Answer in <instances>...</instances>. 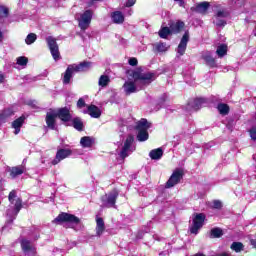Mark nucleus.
Listing matches in <instances>:
<instances>
[{
  "label": "nucleus",
  "instance_id": "14",
  "mask_svg": "<svg viewBox=\"0 0 256 256\" xmlns=\"http://www.w3.org/2000/svg\"><path fill=\"white\" fill-rule=\"evenodd\" d=\"M207 103V98L198 97L195 98L193 101L188 102V107H191V109H193L194 111H199V109H201V107H205Z\"/></svg>",
  "mask_w": 256,
  "mask_h": 256
},
{
  "label": "nucleus",
  "instance_id": "53",
  "mask_svg": "<svg viewBox=\"0 0 256 256\" xmlns=\"http://www.w3.org/2000/svg\"><path fill=\"white\" fill-rule=\"evenodd\" d=\"M176 2H178L179 7L185 8V0H178Z\"/></svg>",
  "mask_w": 256,
  "mask_h": 256
},
{
  "label": "nucleus",
  "instance_id": "58",
  "mask_svg": "<svg viewBox=\"0 0 256 256\" xmlns=\"http://www.w3.org/2000/svg\"><path fill=\"white\" fill-rule=\"evenodd\" d=\"M78 35H79V37H83V34H81V33H79Z\"/></svg>",
  "mask_w": 256,
  "mask_h": 256
},
{
  "label": "nucleus",
  "instance_id": "5",
  "mask_svg": "<svg viewBox=\"0 0 256 256\" xmlns=\"http://www.w3.org/2000/svg\"><path fill=\"white\" fill-rule=\"evenodd\" d=\"M185 175V172L181 168H177L173 171L172 175L166 182V189H171V187H175V185L181 183V179H183V176Z\"/></svg>",
  "mask_w": 256,
  "mask_h": 256
},
{
  "label": "nucleus",
  "instance_id": "57",
  "mask_svg": "<svg viewBox=\"0 0 256 256\" xmlns=\"http://www.w3.org/2000/svg\"><path fill=\"white\" fill-rule=\"evenodd\" d=\"M3 41V33H0V43Z\"/></svg>",
  "mask_w": 256,
  "mask_h": 256
},
{
  "label": "nucleus",
  "instance_id": "44",
  "mask_svg": "<svg viewBox=\"0 0 256 256\" xmlns=\"http://www.w3.org/2000/svg\"><path fill=\"white\" fill-rule=\"evenodd\" d=\"M77 107L78 109H83V107H87V103H85V100L83 98L78 99Z\"/></svg>",
  "mask_w": 256,
  "mask_h": 256
},
{
  "label": "nucleus",
  "instance_id": "32",
  "mask_svg": "<svg viewBox=\"0 0 256 256\" xmlns=\"http://www.w3.org/2000/svg\"><path fill=\"white\" fill-rule=\"evenodd\" d=\"M230 249H232V251H235V253H241V251L245 249V246L241 242H233L230 246Z\"/></svg>",
  "mask_w": 256,
  "mask_h": 256
},
{
  "label": "nucleus",
  "instance_id": "16",
  "mask_svg": "<svg viewBox=\"0 0 256 256\" xmlns=\"http://www.w3.org/2000/svg\"><path fill=\"white\" fill-rule=\"evenodd\" d=\"M187 43H189V33H184L177 47V53H179L180 56L185 55V51H187Z\"/></svg>",
  "mask_w": 256,
  "mask_h": 256
},
{
  "label": "nucleus",
  "instance_id": "35",
  "mask_svg": "<svg viewBox=\"0 0 256 256\" xmlns=\"http://www.w3.org/2000/svg\"><path fill=\"white\" fill-rule=\"evenodd\" d=\"M25 115H22L20 116L19 118L15 119L13 122H12V127H17V128H21L23 127L24 123H25Z\"/></svg>",
  "mask_w": 256,
  "mask_h": 256
},
{
  "label": "nucleus",
  "instance_id": "33",
  "mask_svg": "<svg viewBox=\"0 0 256 256\" xmlns=\"http://www.w3.org/2000/svg\"><path fill=\"white\" fill-rule=\"evenodd\" d=\"M111 83V79L107 75H101L99 78L98 85L100 87H107Z\"/></svg>",
  "mask_w": 256,
  "mask_h": 256
},
{
  "label": "nucleus",
  "instance_id": "41",
  "mask_svg": "<svg viewBox=\"0 0 256 256\" xmlns=\"http://www.w3.org/2000/svg\"><path fill=\"white\" fill-rule=\"evenodd\" d=\"M15 199H17V191L12 190L8 195V201L11 203V205H13L15 203Z\"/></svg>",
  "mask_w": 256,
  "mask_h": 256
},
{
  "label": "nucleus",
  "instance_id": "45",
  "mask_svg": "<svg viewBox=\"0 0 256 256\" xmlns=\"http://www.w3.org/2000/svg\"><path fill=\"white\" fill-rule=\"evenodd\" d=\"M215 23L217 27H225L227 25V21L219 18L216 19Z\"/></svg>",
  "mask_w": 256,
  "mask_h": 256
},
{
  "label": "nucleus",
  "instance_id": "36",
  "mask_svg": "<svg viewBox=\"0 0 256 256\" xmlns=\"http://www.w3.org/2000/svg\"><path fill=\"white\" fill-rule=\"evenodd\" d=\"M135 141V136L133 135H128L125 142H124V148L125 149H131V146L133 145V142Z\"/></svg>",
  "mask_w": 256,
  "mask_h": 256
},
{
  "label": "nucleus",
  "instance_id": "28",
  "mask_svg": "<svg viewBox=\"0 0 256 256\" xmlns=\"http://www.w3.org/2000/svg\"><path fill=\"white\" fill-rule=\"evenodd\" d=\"M72 127L76 129V131H83L85 129V124H83V120L79 117H75L72 119Z\"/></svg>",
  "mask_w": 256,
  "mask_h": 256
},
{
  "label": "nucleus",
  "instance_id": "55",
  "mask_svg": "<svg viewBox=\"0 0 256 256\" xmlns=\"http://www.w3.org/2000/svg\"><path fill=\"white\" fill-rule=\"evenodd\" d=\"M0 83H5V76L0 73Z\"/></svg>",
  "mask_w": 256,
  "mask_h": 256
},
{
  "label": "nucleus",
  "instance_id": "54",
  "mask_svg": "<svg viewBox=\"0 0 256 256\" xmlns=\"http://www.w3.org/2000/svg\"><path fill=\"white\" fill-rule=\"evenodd\" d=\"M13 129H15L14 131V135H19V133H21V128L20 127H12Z\"/></svg>",
  "mask_w": 256,
  "mask_h": 256
},
{
  "label": "nucleus",
  "instance_id": "42",
  "mask_svg": "<svg viewBox=\"0 0 256 256\" xmlns=\"http://www.w3.org/2000/svg\"><path fill=\"white\" fill-rule=\"evenodd\" d=\"M248 133H249L250 139H251L252 141H256V125H255V126H252V127L248 130Z\"/></svg>",
  "mask_w": 256,
  "mask_h": 256
},
{
  "label": "nucleus",
  "instance_id": "6",
  "mask_svg": "<svg viewBox=\"0 0 256 256\" xmlns=\"http://www.w3.org/2000/svg\"><path fill=\"white\" fill-rule=\"evenodd\" d=\"M119 198V191L117 189H113L110 193L101 197V201L104 207L110 209V207H115L117 203V199Z\"/></svg>",
  "mask_w": 256,
  "mask_h": 256
},
{
  "label": "nucleus",
  "instance_id": "39",
  "mask_svg": "<svg viewBox=\"0 0 256 256\" xmlns=\"http://www.w3.org/2000/svg\"><path fill=\"white\" fill-rule=\"evenodd\" d=\"M17 65H20L21 67H25V65H27V63H29V58L25 57V56H20L17 58Z\"/></svg>",
  "mask_w": 256,
  "mask_h": 256
},
{
  "label": "nucleus",
  "instance_id": "1",
  "mask_svg": "<svg viewBox=\"0 0 256 256\" xmlns=\"http://www.w3.org/2000/svg\"><path fill=\"white\" fill-rule=\"evenodd\" d=\"M91 69V62L83 61L79 64H71L67 67L64 77H63V84L69 85L71 83V77H73V73H81L83 71H89Z\"/></svg>",
  "mask_w": 256,
  "mask_h": 256
},
{
  "label": "nucleus",
  "instance_id": "31",
  "mask_svg": "<svg viewBox=\"0 0 256 256\" xmlns=\"http://www.w3.org/2000/svg\"><path fill=\"white\" fill-rule=\"evenodd\" d=\"M217 109L220 115H229L230 108L228 104L220 103L218 104Z\"/></svg>",
  "mask_w": 256,
  "mask_h": 256
},
{
  "label": "nucleus",
  "instance_id": "61",
  "mask_svg": "<svg viewBox=\"0 0 256 256\" xmlns=\"http://www.w3.org/2000/svg\"><path fill=\"white\" fill-rule=\"evenodd\" d=\"M255 36H256V34H255Z\"/></svg>",
  "mask_w": 256,
  "mask_h": 256
},
{
  "label": "nucleus",
  "instance_id": "59",
  "mask_svg": "<svg viewBox=\"0 0 256 256\" xmlns=\"http://www.w3.org/2000/svg\"><path fill=\"white\" fill-rule=\"evenodd\" d=\"M92 1H101V0H92Z\"/></svg>",
  "mask_w": 256,
  "mask_h": 256
},
{
  "label": "nucleus",
  "instance_id": "22",
  "mask_svg": "<svg viewBox=\"0 0 256 256\" xmlns=\"http://www.w3.org/2000/svg\"><path fill=\"white\" fill-rule=\"evenodd\" d=\"M21 209H23V200L21 198H17L14 204L15 215L14 217H10V223H13V221L17 219V215H19V211H21Z\"/></svg>",
  "mask_w": 256,
  "mask_h": 256
},
{
  "label": "nucleus",
  "instance_id": "49",
  "mask_svg": "<svg viewBox=\"0 0 256 256\" xmlns=\"http://www.w3.org/2000/svg\"><path fill=\"white\" fill-rule=\"evenodd\" d=\"M137 3V0H127L125 3V7H133Z\"/></svg>",
  "mask_w": 256,
  "mask_h": 256
},
{
  "label": "nucleus",
  "instance_id": "11",
  "mask_svg": "<svg viewBox=\"0 0 256 256\" xmlns=\"http://www.w3.org/2000/svg\"><path fill=\"white\" fill-rule=\"evenodd\" d=\"M56 117L62 121V123H69L73 119V115H71V109L67 106L58 108L56 112Z\"/></svg>",
  "mask_w": 256,
  "mask_h": 256
},
{
  "label": "nucleus",
  "instance_id": "18",
  "mask_svg": "<svg viewBox=\"0 0 256 256\" xmlns=\"http://www.w3.org/2000/svg\"><path fill=\"white\" fill-rule=\"evenodd\" d=\"M10 177L12 179H16L19 175H23L25 173V166L19 165L9 168Z\"/></svg>",
  "mask_w": 256,
  "mask_h": 256
},
{
  "label": "nucleus",
  "instance_id": "20",
  "mask_svg": "<svg viewBox=\"0 0 256 256\" xmlns=\"http://www.w3.org/2000/svg\"><path fill=\"white\" fill-rule=\"evenodd\" d=\"M88 115L93 119H99L101 117V109L96 105L92 104L87 107Z\"/></svg>",
  "mask_w": 256,
  "mask_h": 256
},
{
  "label": "nucleus",
  "instance_id": "8",
  "mask_svg": "<svg viewBox=\"0 0 256 256\" xmlns=\"http://www.w3.org/2000/svg\"><path fill=\"white\" fill-rule=\"evenodd\" d=\"M131 77H133L134 81H144V83H151L153 81V77H155V73L148 72V73H142L141 69L132 71Z\"/></svg>",
  "mask_w": 256,
  "mask_h": 256
},
{
  "label": "nucleus",
  "instance_id": "4",
  "mask_svg": "<svg viewBox=\"0 0 256 256\" xmlns=\"http://www.w3.org/2000/svg\"><path fill=\"white\" fill-rule=\"evenodd\" d=\"M207 219V216L205 213H196L194 214V217L192 219V226L190 227V233L193 235H197L199 233V229L205 225V220Z\"/></svg>",
  "mask_w": 256,
  "mask_h": 256
},
{
  "label": "nucleus",
  "instance_id": "13",
  "mask_svg": "<svg viewBox=\"0 0 256 256\" xmlns=\"http://www.w3.org/2000/svg\"><path fill=\"white\" fill-rule=\"evenodd\" d=\"M209 7H211V3L204 1L195 4L194 7H191V11H193L194 13H200V15H207Z\"/></svg>",
  "mask_w": 256,
  "mask_h": 256
},
{
  "label": "nucleus",
  "instance_id": "9",
  "mask_svg": "<svg viewBox=\"0 0 256 256\" xmlns=\"http://www.w3.org/2000/svg\"><path fill=\"white\" fill-rule=\"evenodd\" d=\"M91 19H93L92 10H86L83 12V14H81L78 25L82 31L89 28V25H91Z\"/></svg>",
  "mask_w": 256,
  "mask_h": 256
},
{
  "label": "nucleus",
  "instance_id": "15",
  "mask_svg": "<svg viewBox=\"0 0 256 256\" xmlns=\"http://www.w3.org/2000/svg\"><path fill=\"white\" fill-rule=\"evenodd\" d=\"M45 122L48 129H51V131H55V127L57 126V114L47 112L45 117Z\"/></svg>",
  "mask_w": 256,
  "mask_h": 256
},
{
  "label": "nucleus",
  "instance_id": "24",
  "mask_svg": "<svg viewBox=\"0 0 256 256\" xmlns=\"http://www.w3.org/2000/svg\"><path fill=\"white\" fill-rule=\"evenodd\" d=\"M15 115V111H13L11 108H6L0 112V121L5 123L9 117H13Z\"/></svg>",
  "mask_w": 256,
  "mask_h": 256
},
{
  "label": "nucleus",
  "instance_id": "30",
  "mask_svg": "<svg viewBox=\"0 0 256 256\" xmlns=\"http://www.w3.org/2000/svg\"><path fill=\"white\" fill-rule=\"evenodd\" d=\"M94 140L93 138L89 136H84L80 139V144L82 147L87 148V147H93Z\"/></svg>",
  "mask_w": 256,
  "mask_h": 256
},
{
  "label": "nucleus",
  "instance_id": "27",
  "mask_svg": "<svg viewBox=\"0 0 256 256\" xmlns=\"http://www.w3.org/2000/svg\"><path fill=\"white\" fill-rule=\"evenodd\" d=\"M149 157L154 161H159V159L163 157V149L157 148V149L151 150L149 153Z\"/></svg>",
  "mask_w": 256,
  "mask_h": 256
},
{
  "label": "nucleus",
  "instance_id": "60",
  "mask_svg": "<svg viewBox=\"0 0 256 256\" xmlns=\"http://www.w3.org/2000/svg\"><path fill=\"white\" fill-rule=\"evenodd\" d=\"M174 1H178V0H174Z\"/></svg>",
  "mask_w": 256,
  "mask_h": 256
},
{
  "label": "nucleus",
  "instance_id": "12",
  "mask_svg": "<svg viewBox=\"0 0 256 256\" xmlns=\"http://www.w3.org/2000/svg\"><path fill=\"white\" fill-rule=\"evenodd\" d=\"M21 249L23 253H25V256H36L37 255V249L33 248L31 246V241L27 239H22L20 242Z\"/></svg>",
  "mask_w": 256,
  "mask_h": 256
},
{
  "label": "nucleus",
  "instance_id": "10",
  "mask_svg": "<svg viewBox=\"0 0 256 256\" xmlns=\"http://www.w3.org/2000/svg\"><path fill=\"white\" fill-rule=\"evenodd\" d=\"M71 155H73V150L69 148L58 149L55 158L52 160V165H59L63 159H67V157H71Z\"/></svg>",
  "mask_w": 256,
  "mask_h": 256
},
{
  "label": "nucleus",
  "instance_id": "34",
  "mask_svg": "<svg viewBox=\"0 0 256 256\" xmlns=\"http://www.w3.org/2000/svg\"><path fill=\"white\" fill-rule=\"evenodd\" d=\"M216 54L218 55V57H225V55H227V45L221 44L220 46H218Z\"/></svg>",
  "mask_w": 256,
  "mask_h": 256
},
{
  "label": "nucleus",
  "instance_id": "48",
  "mask_svg": "<svg viewBox=\"0 0 256 256\" xmlns=\"http://www.w3.org/2000/svg\"><path fill=\"white\" fill-rule=\"evenodd\" d=\"M158 33H173V30L171 29V26H165L160 31H158Z\"/></svg>",
  "mask_w": 256,
  "mask_h": 256
},
{
  "label": "nucleus",
  "instance_id": "3",
  "mask_svg": "<svg viewBox=\"0 0 256 256\" xmlns=\"http://www.w3.org/2000/svg\"><path fill=\"white\" fill-rule=\"evenodd\" d=\"M55 225H63V223H68L70 225V229H74L73 225H79L81 223V219L75 214L61 212L58 216L52 221Z\"/></svg>",
  "mask_w": 256,
  "mask_h": 256
},
{
  "label": "nucleus",
  "instance_id": "38",
  "mask_svg": "<svg viewBox=\"0 0 256 256\" xmlns=\"http://www.w3.org/2000/svg\"><path fill=\"white\" fill-rule=\"evenodd\" d=\"M9 17V8L7 6H0V19H7Z\"/></svg>",
  "mask_w": 256,
  "mask_h": 256
},
{
  "label": "nucleus",
  "instance_id": "2",
  "mask_svg": "<svg viewBox=\"0 0 256 256\" xmlns=\"http://www.w3.org/2000/svg\"><path fill=\"white\" fill-rule=\"evenodd\" d=\"M151 122H148L147 118H141L134 127L137 131L136 139L140 143H143L149 139V129H151Z\"/></svg>",
  "mask_w": 256,
  "mask_h": 256
},
{
  "label": "nucleus",
  "instance_id": "43",
  "mask_svg": "<svg viewBox=\"0 0 256 256\" xmlns=\"http://www.w3.org/2000/svg\"><path fill=\"white\" fill-rule=\"evenodd\" d=\"M213 209H223V203L220 200L213 201Z\"/></svg>",
  "mask_w": 256,
  "mask_h": 256
},
{
  "label": "nucleus",
  "instance_id": "25",
  "mask_svg": "<svg viewBox=\"0 0 256 256\" xmlns=\"http://www.w3.org/2000/svg\"><path fill=\"white\" fill-rule=\"evenodd\" d=\"M112 21L116 24H121L125 21V16L123 15V12L121 11H115L112 13Z\"/></svg>",
  "mask_w": 256,
  "mask_h": 256
},
{
  "label": "nucleus",
  "instance_id": "46",
  "mask_svg": "<svg viewBox=\"0 0 256 256\" xmlns=\"http://www.w3.org/2000/svg\"><path fill=\"white\" fill-rule=\"evenodd\" d=\"M129 65H131V67H137V65L139 64V61L137 60V58L132 57L128 60Z\"/></svg>",
  "mask_w": 256,
  "mask_h": 256
},
{
  "label": "nucleus",
  "instance_id": "17",
  "mask_svg": "<svg viewBox=\"0 0 256 256\" xmlns=\"http://www.w3.org/2000/svg\"><path fill=\"white\" fill-rule=\"evenodd\" d=\"M168 25L170 26V29L173 33H182V31H185V22L181 20H178L176 22L170 20Z\"/></svg>",
  "mask_w": 256,
  "mask_h": 256
},
{
  "label": "nucleus",
  "instance_id": "50",
  "mask_svg": "<svg viewBox=\"0 0 256 256\" xmlns=\"http://www.w3.org/2000/svg\"><path fill=\"white\" fill-rule=\"evenodd\" d=\"M217 19L221 18V17H227V13L223 10H219L216 14Z\"/></svg>",
  "mask_w": 256,
  "mask_h": 256
},
{
  "label": "nucleus",
  "instance_id": "37",
  "mask_svg": "<svg viewBox=\"0 0 256 256\" xmlns=\"http://www.w3.org/2000/svg\"><path fill=\"white\" fill-rule=\"evenodd\" d=\"M36 41H37V34H35V33L28 34L25 39L26 45H33V43Z\"/></svg>",
  "mask_w": 256,
  "mask_h": 256
},
{
  "label": "nucleus",
  "instance_id": "23",
  "mask_svg": "<svg viewBox=\"0 0 256 256\" xmlns=\"http://www.w3.org/2000/svg\"><path fill=\"white\" fill-rule=\"evenodd\" d=\"M154 49L155 51H157V53H166V51H169V49H171V45L165 42H157L154 45Z\"/></svg>",
  "mask_w": 256,
  "mask_h": 256
},
{
  "label": "nucleus",
  "instance_id": "29",
  "mask_svg": "<svg viewBox=\"0 0 256 256\" xmlns=\"http://www.w3.org/2000/svg\"><path fill=\"white\" fill-rule=\"evenodd\" d=\"M223 235V229L219 227H215L210 230V239H219L223 237Z\"/></svg>",
  "mask_w": 256,
  "mask_h": 256
},
{
  "label": "nucleus",
  "instance_id": "40",
  "mask_svg": "<svg viewBox=\"0 0 256 256\" xmlns=\"http://www.w3.org/2000/svg\"><path fill=\"white\" fill-rule=\"evenodd\" d=\"M119 157L122 159V161H125V159L129 157V148L122 147V150L119 153Z\"/></svg>",
  "mask_w": 256,
  "mask_h": 256
},
{
  "label": "nucleus",
  "instance_id": "7",
  "mask_svg": "<svg viewBox=\"0 0 256 256\" xmlns=\"http://www.w3.org/2000/svg\"><path fill=\"white\" fill-rule=\"evenodd\" d=\"M46 43L53 57V60L59 61V59H61V53L59 52V45L57 44V39H55L53 36H49L46 38Z\"/></svg>",
  "mask_w": 256,
  "mask_h": 256
},
{
  "label": "nucleus",
  "instance_id": "47",
  "mask_svg": "<svg viewBox=\"0 0 256 256\" xmlns=\"http://www.w3.org/2000/svg\"><path fill=\"white\" fill-rule=\"evenodd\" d=\"M232 5H236V7H243V5H245V0H232Z\"/></svg>",
  "mask_w": 256,
  "mask_h": 256
},
{
  "label": "nucleus",
  "instance_id": "51",
  "mask_svg": "<svg viewBox=\"0 0 256 256\" xmlns=\"http://www.w3.org/2000/svg\"><path fill=\"white\" fill-rule=\"evenodd\" d=\"M171 35V33H159V37L161 39H167Z\"/></svg>",
  "mask_w": 256,
  "mask_h": 256
},
{
  "label": "nucleus",
  "instance_id": "19",
  "mask_svg": "<svg viewBox=\"0 0 256 256\" xmlns=\"http://www.w3.org/2000/svg\"><path fill=\"white\" fill-rule=\"evenodd\" d=\"M124 93L126 95H131L133 93H137V85L133 81H126L123 84Z\"/></svg>",
  "mask_w": 256,
  "mask_h": 256
},
{
  "label": "nucleus",
  "instance_id": "56",
  "mask_svg": "<svg viewBox=\"0 0 256 256\" xmlns=\"http://www.w3.org/2000/svg\"><path fill=\"white\" fill-rule=\"evenodd\" d=\"M218 256H231V254H229L227 252H223V253L219 254Z\"/></svg>",
  "mask_w": 256,
  "mask_h": 256
},
{
  "label": "nucleus",
  "instance_id": "26",
  "mask_svg": "<svg viewBox=\"0 0 256 256\" xmlns=\"http://www.w3.org/2000/svg\"><path fill=\"white\" fill-rule=\"evenodd\" d=\"M202 59L205 61L206 65L211 69H214V67H217V62L215 58L211 56V54L204 55Z\"/></svg>",
  "mask_w": 256,
  "mask_h": 256
},
{
  "label": "nucleus",
  "instance_id": "52",
  "mask_svg": "<svg viewBox=\"0 0 256 256\" xmlns=\"http://www.w3.org/2000/svg\"><path fill=\"white\" fill-rule=\"evenodd\" d=\"M250 245L252 246V249H256V239H250Z\"/></svg>",
  "mask_w": 256,
  "mask_h": 256
},
{
  "label": "nucleus",
  "instance_id": "21",
  "mask_svg": "<svg viewBox=\"0 0 256 256\" xmlns=\"http://www.w3.org/2000/svg\"><path fill=\"white\" fill-rule=\"evenodd\" d=\"M105 233V221L101 217L96 218V235L101 237Z\"/></svg>",
  "mask_w": 256,
  "mask_h": 256
}]
</instances>
